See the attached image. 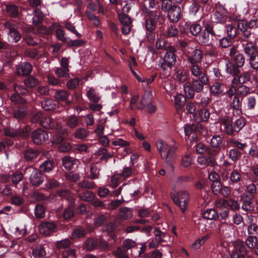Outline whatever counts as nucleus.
Wrapping results in <instances>:
<instances>
[{
	"mask_svg": "<svg viewBox=\"0 0 258 258\" xmlns=\"http://www.w3.org/2000/svg\"><path fill=\"white\" fill-rule=\"evenodd\" d=\"M175 49L172 46H168L166 49L163 56L161 57L158 62V66L161 70L168 76L171 69L176 62Z\"/></svg>",
	"mask_w": 258,
	"mask_h": 258,
	"instance_id": "obj_1",
	"label": "nucleus"
},
{
	"mask_svg": "<svg viewBox=\"0 0 258 258\" xmlns=\"http://www.w3.org/2000/svg\"><path fill=\"white\" fill-rule=\"evenodd\" d=\"M208 78L201 79L192 78V83L187 82L185 83L183 85L184 91L186 96L188 98H193L195 95V92L199 93L202 91L204 85L208 84Z\"/></svg>",
	"mask_w": 258,
	"mask_h": 258,
	"instance_id": "obj_2",
	"label": "nucleus"
},
{
	"mask_svg": "<svg viewBox=\"0 0 258 258\" xmlns=\"http://www.w3.org/2000/svg\"><path fill=\"white\" fill-rule=\"evenodd\" d=\"M233 63L228 60L225 64V72L230 75H237L240 73V68L245 63V57L241 53H238L232 58Z\"/></svg>",
	"mask_w": 258,
	"mask_h": 258,
	"instance_id": "obj_3",
	"label": "nucleus"
},
{
	"mask_svg": "<svg viewBox=\"0 0 258 258\" xmlns=\"http://www.w3.org/2000/svg\"><path fill=\"white\" fill-rule=\"evenodd\" d=\"M160 13L159 12L147 11L145 15L146 27L149 31L148 39L152 42L155 39V36L152 32L155 29L159 20Z\"/></svg>",
	"mask_w": 258,
	"mask_h": 258,
	"instance_id": "obj_4",
	"label": "nucleus"
},
{
	"mask_svg": "<svg viewBox=\"0 0 258 258\" xmlns=\"http://www.w3.org/2000/svg\"><path fill=\"white\" fill-rule=\"evenodd\" d=\"M171 198L174 203L180 207L182 212L186 208V204L189 199L188 194L185 191H181L176 195H172Z\"/></svg>",
	"mask_w": 258,
	"mask_h": 258,
	"instance_id": "obj_5",
	"label": "nucleus"
},
{
	"mask_svg": "<svg viewBox=\"0 0 258 258\" xmlns=\"http://www.w3.org/2000/svg\"><path fill=\"white\" fill-rule=\"evenodd\" d=\"M150 95L151 93L149 92L147 96L144 95L142 97L140 103H138L139 96L138 95H134L130 101V106L131 109L133 110L134 109H143L145 105L147 104V103L149 102Z\"/></svg>",
	"mask_w": 258,
	"mask_h": 258,
	"instance_id": "obj_6",
	"label": "nucleus"
},
{
	"mask_svg": "<svg viewBox=\"0 0 258 258\" xmlns=\"http://www.w3.org/2000/svg\"><path fill=\"white\" fill-rule=\"evenodd\" d=\"M227 19V11L219 3L216 4V12L213 17L214 21L217 23H223Z\"/></svg>",
	"mask_w": 258,
	"mask_h": 258,
	"instance_id": "obj_7",
	"label": "nucleus"
},
{
	"mask_svg": "<svg viewBox=\"0 0 258 258\" xmlns=\"http://www.w3.org/2000/svg\"><path fill=\"white\" fill-rule=\"evenodd\" d=\"M5 29L9 30L8 35L13 39V42H18L21 38V35L17 30L16 26L12 23L6 22L4 24Z\"/></svg>",
	"mask_w": 258,
	"mask_h": 258,
	"instance_id": "obj_8",
	"label": "nucleus"
},
{
	"mask_svg": "<svg viewBox=\"0 0 258 258\" xmlns=\"http://www.w3.org/2000/svg\"><path fill=\"white\" fill-rule=\"evenodd\" d=\"M178 149V145L175 142L172 141L170 145L165 151V156H162L161 158L169 163L176 156V152Z\"/></svg>",
	"mask_w": 258,
	"mask_h": 258,
	"instance_id": "obj_9",
	"label": "nucleus"
},
{
	"mask_svg": "<svg viewBox=\"0 0 258 258\" xmlns=\"http://www.w3.org/2000/svg\"><path fill=\"white\" fill-rule=\"evenodd\" d=\"M169 8L168 11V17L169 20L173 22H178L181 17V9L179 6L176 5L171 6L169 4Z\"/></svg>",
	"mask_w": 258,
	"mask_h": 258,
	"instance_id": "obj_10",
	"label": "nucleus"
},
{
	"mask_svg": "<svg viewBox=\"0 0 258 258\" xmlns=\"http://www.w3.org/2000/svg\"><path fill=\"white\" fill-rule=\"evenodd\" d=\"M237 20H240V18H237ZM237 27L242 32V35L240 39L242 43H246L248 41H252L251 40L252 34L250 30L246 28L244 25L243 21H239L237 24Z\"/></svg>",
	"mask_w": 258,
	"mask_h": 258,
	"instance_id": "obj_11",
	"label": "nucleus"
},
{
	"mask_svg": "<svg viewBox=\"0 0 258 258\" xmlns=\"http://www.w3.org/2000/svg\"><path fill=\"white\" fill-rule=\"evenodd\" d=\"M56 228V226L53 222H42L38 227L40 233L46 236L54 232Z\"/></svg>",
	"mask_w": 258,
	"mask_h": 258,
	"instance_id": "obj_12",
	"label": "nucleus"
},
{
	"mask_svg": "<svg viewBox=\"0 0 258 258\" xmlns=\"http://www.w3.org/2000/svg\"><path fill=\"white\" fill-rule=\"evenodd\" d=\"M191 78L201 79L208 78L205 71L196 64H191L189 67Z\"/></svg>",
	"mask_w": 258,
	"mask_h": 258,
	"instance_id": "obj_13",
	"label": "nucleus"
},
{
	"mask_svg": "<svg viewBox=\"0 0 258 258\" xmlns=\"http://www.w3.org/2000/svg\"><path fill=\"white\" fill-rule=\"evenodd\" d=\"M32 170L30 176V181L33 186H38L44 181V177L42 173L36 169L30 168Z\"/></svg>",
	"mask_w": 258,
	"mask_h": 258,
	"instance_id": "obj_14",
	"label": "nucleus"
},
{
	"mask_svg": "<svg viewBox=\"0 0 258 258\" xmlns=\"http://www.w3.org/2000/svg\"><path fill=\"white\" fill-rule=\"evenodd\" d=\"M32 138L35 144H40L48 139V135L45 131L39 129L33 133Z\"/></svg>",
	"mask_w": 258,
	"mask_h": 258,
	"instance_id": "obj_15",
	"label": "nucleus"
},
{
	"mask_svg": "<svg viewBox=\"0 0 258 258\" xmlns=\"http://www.w3.org/2000/svg\"><path fill=\"white\" fill-rule=\"evenodd\" d=\"M242 45L243 48L244 52L248 58L258 54V50L256 46L252 41L242 43Z\"/></svg>",
	"mask_w": 258,
	"mask_h": 258,
	"instance_id": "obj_16",
	"label": "nucleus"
},
{
	"mask_svg": "<svg viewBox=\"0 0 258 258\" xmlns=\"http://www.w3.org/2000/svg\"><path fill=\"white\" fill-rule=\"evenodd\" d=\"M210 90L213 96L219 97L225 94L226 86L224 84L215 82L211 85Z\"/></svg>",
	"mask_w": 258,
	"mask_h": 258,
	"instance_id": "obj_17",
	"label": "nucleus"
},
{
	"mask_svg": "<svg viewBox=\"0 0 258 258\" xmlns=\"http://www.w3.org/2000/svg\"><path fill=\"white\" fill-rule=\"evenodd\" d=\"M188 78V75L187 72L183 69H179L175 71L173 74V79L178 83H185Z\"/></svg>",
	"mask_w": 258,
	"mask_h": 258,
	"instance_id": "obj_18",
	"label": "nucleus"
},
{
	"mask_svg": "<svg viewBox=\"0 0 258 258\" xmlns=\"http://www.w3.org/2000/svg\"><path fill=\"white\" fill-rule=\"evenodd\" d=\"M4 133L6 136L15 137L17 136H20L23 137H26L29 135L28 130L27 128H24L22 130L17 131H14L12 128H6L5 129Z\"/></svg>",
	"mask_w": 258,
	"mask_h": 258,
	"instance_id": "obj_19",
	"label": "nucleus"
},
{
	"mask_svg": "<svg viewBox=\"0 0 258 258\" xmlns=\"http://www.w3.org/2000/svg\"><path fill=\"white\" fill-rule=\"evenodd\" d=\"M203 57V54L200 49H194L191 54H188L187 57L188 61L191 64H196L201 61Z\"/></svg>",
	"mask_w": 258,
	"mask_h": 258,
	"instance_id": "obj_20",
	"label": "nucleus"
},
{
	"mask_svg": "<svg viewBox=\"0 0 258 258\" xmlns=\"http://www.w3.org/2000/svg\"><path fill=\"white\" fill-rule=\"evenodd\" d=\"M231 119L230 117L226 116L221 119V123L224 131L227 134H232L234 131V126L231 124Z\"/></svg>",
	"mask_w": 258,
	"mask_h": 258,
	"instance_id": "obj_21",
	"label": "nucleus"
},
{
	"mask_svg": "<svg viewBox=\"0 0 258 258\" xmlns=\"http://www.w3.org/2000/svg\"><path fill=\"white\" fill-rule=\"evenodd\" d=\"M79 163L78 160L74 159L72 157H64L62 159V163L64 168L69 170H72L74 168L75 166H77Z\"/></svg>",
	"mask_w": 258,
	"mask_h": 258,
	"instance_id": "obj_22",
	"label": "nucleus"
},
{
	"mask_svg": "<svg viewBox=\"0 0 258 258\" xmlns=\"http://www.w3.org/2000/svg\"><path fill=\"white\" fill-rule=\"evenodd\" d=\"M32 69V67L29 63H23L17 68V73L20 75H27L31 72Z\"/></svg>",
	"mask_w": 258,
	"mask_h": 258,
	"instance_id": "obj_23",
	"label": "nucleus"
},
{
	"mask_svg": "<svg viewBox=\"0 0 258 258\" xmlns=\"http://www.w3.org/2000/svg\"><path fill=\"white\" fill-rule=\"evenodd\" d=\"M170 144V142L167 143L163 140H158L156 143V146L158 151L159 152L161 157L162 156H165V151L168 148Z\"/></svg>",
	"mask_w": 258,
	"mask_h": 258,
	"instance_id": "obj_24",
	"label": "nucleus"
},
{
	"mask_svg": "<svg viewBox=\"0 0 258 258\" xmlns=\"http://www.w3.org/2000/svg\"><path fill=\"white\" fill-rule=\"evenodd\" d=\"M27 110L24 106H18L14 111V116L18 120L22 119L25 116Z\"/></svg>",
	"mask_w": 258,
	"mask_h": 258,
	"instance_id": "obj_25",
	"label": "nucleus"
},
{
	"mask_svg": "<svg viewBox=\"0 0 258 258\" xmlns=\"http://www.w3.org/2000/svg\"><path fill=\"white\" fill-rule=\"evenodd\" d=\"M234 255L236 258H242L246 254V250L245 247L241 244H237L234 247V250L233 251Z\"/></svg>",
	"mask_w": 258,
	"mask_h": 258,
	"instance_id": "obj_26",
	"label": "nucleus"
},
{
	"mask_svg": "<svg viewBox=\"0 0 258 258\" xmlns=\"http://www.w3.org/2000/svg\"><path fill=\"white\" fill-rule=\"evenodd\" d=\"M40 124L44 128L48 129H52L54 127V121L49 116L43 117L40 121Z\"/></svg>",
	"mask_w": 258,
	"mask_h": 258,
	"instance_id": "obj_27",
	"label": "nucleus"
},
{
	"mask_svg": "<svg viewBox=\"0 0 258 258\" xmlns=\"http://www.w3.org/2000/svg\"><path fill=\"white\" fill-rule=\"evenodd\" d=\"M199 39L205 45H211L213 41L212 35H210L208 32L203 31L200 35Z\"/></svg>",
	"mask_w": 258,
	"mask_h": 258,
	"instance_id": "obj_28",
	"label": "nucleus"
},
{
	"mask_svg": "<svg viewBox=\"0 0 258 258\" xmlns=\"http://www.w3.org/2000/svg\"><path fill=\"white\" fill-rule=\"evenodd\" d=\"M219 217L218 214L213 209L206 210L203 213V218L208 220H217Z\"/></svg>",
	"mask_w": 258,
	"mask_h": 258,
	"instance_id": "obj_29",
	"label": "nucleus"
},
{
	"mask_svg": "<svg viewBox=\"0 0 258 258\" xmlns=\"http://www.w3.org/2000/svg\"><path fill=\"white\" fill-rule=\"evenodd\" d=\"M69 96V93L64 90L56 91L54 95L55 99L58 101H66Z\"/></svg>",
	"mask_w": 258,
	"mask_h": 258,
	"instance_id": "obj_30",
	"label": "nucleus"
},
{
	"mask_svg": "<svg viewBox=\"0 0 258 258\" xmlns=\"http://www.w3.org/2000/svg\"><path fill=\"white\" fill-rule=\"evenodd\" d=\"M133 216L132 211L128 208H121L119 210V216L123 220L130 219Z\"/></svg>",
	"mask_w": 258,
	"mask_h": 258,
	"instance_id": "obj_31",
	"label": "nucleus"
},
{
	"mask_svg": "<svg viewBox=\"0 0 258 258\" xmlns=\"http://www.w3.org/2000/svg\"><path fill=\"white\" fill-rule=\"evenodd\" d=\"M236 25L233 23L228 24L226 25V32L227 35L231 39H234L237 34V28Z\"/></svg>",
	"mask_w": 258,
	"mask_h": 258,
	"instance_id": "obj_32",
	"label": "nucleus"
},
{
	"mask_svg": "<svg viewBox=\"0 0 258 258\" xmlns=\"http://www.w3.org/2000/svg\"><path fill=\"white\" fill-rule=\"evenodd\" d=\"M246 246L250 249H254L257 244V238L256 236L248 235L246 239Z\"/></svg>",
	"mask_w": 258,
	"mask_h": 258,
	"instance_id": "obj_33",
	"label": "nucleus"
},
{
	"mask_svg": "<svg viewBox=\"0 0 258 258\" xmlns=\"http://www.w3.org/2000/svg\"><path fill=\"white\" fill-rule=\"evenodd\" d=\"M192 161L190 154L186 153L181 157L180 164L183 167H188L191 164Z\"/></svg>",
	"mask_w": 258,
	"mask_h": 258,
	"instance_id": "obj_34",
	"label": "nucleus"
},
{
	"mask_svg": "<svg viewBox=\"0 0 258 258\" xmlns=\"http://www.w3.org/2000/svg\"><path fill=\"white\" fill-rule=\"evenodd\" d=\"M42 107L48 111L52 110L55 108V104L51 99H46L42 101Z\"/></svg>",
	"mask_w": 258,
	"mask_h": 258,
	"instance_id": "obj_35",
	"label": "nucleus"
},
{
	"mask_svg": "<svg viewBox=\"0 0 258 258\" xmlns=\"http://www.w3.org/2000/svg\"><path fill=\"white\" fill-rule=\"evenodd\" d=\"M87 95L89 100L93 102H97L100 99V96L91 88H89L87 90Z\"/></svg>",
	"mask_w": 258,
	"mask_h": 258,
	"instance_id": "obj_36",
	"label": "nucleus"
},
{
	"mask_svg": "<svg viewBox=\"0 0 258 258\" xmlns=\"http://www.w3.org/2000/svg\"><path fill=\"white\" fill-rule=\"evenodd\" d=\"M6 11L8 15L12 17H16L19 14L18 7L14 5H9L6 6Z\"/></svg>",
	"mask_w": 258,
	"mask_h": 258,
	"instance_id": "obj_37",
	"label": "nucleus"
},
{
	"mask_svg": "<svg viewBox=\"0 0 258 258\" xmlns=\"http://www.w3.org/2000/svg\"><path fill=\"white\" fill-rule=\"evenodd\" d=\"M98 239L91 238L87 240L85 246L88 250H92L98 246Z\"/></svg>",
	"mask_w": 258,
	"mask_h": 258,
	"instance_id": "obj_38",
	"label": "nucleus"
},
{
	"mask_svg": "<svg viewBox=\"0 0 258 258\" xmlns=\"http://www.w3.org/2000/svg\"><path fill=\"white\" fill-rule=\"evenodd\" d=\"M238 76L242 84L246 83L251 79L250 72L248 71H244L243 69L242 70V72L239 73Z\"/></svg>",
	"mask_w": 258,
	"mask_h": 258,
	"instance_id": "obj_39",
	"label": "nucleus"
},
{
	"mask_svg": "<svg viewBox=\"0 0 258 258\" xmlns=\"http://www.w3.org/2000/svg\"><path fill=\"white\" fill-rule=\"evenodd\" d=\"M54 167V163L50 160L43 162L40 165V169L43 172H48Z\"/></svg>",
	"mask_w": 258,
	"mask_h": 258,
	"instance_id": "obj_40",
	"label": "nucleus"
},
{
	"mask_svg": "<svg viewBox=\"0 0 258 258\" xmlns=\"http://www.w3.org/2000/svg\"><path fill=\"white\" fill-rule=\"evenodd\" d=\"M34 214L37 218H42L45 216V209L41 205L37 204L35 206Z\"/></svg>",
	"mask_w": 258,
	"mask_h": 258,
	"instance_id": "obj_41",
	"label": "nucleus"
},
{
	"mask_svg": "<svg viewBox=\"0 0 258 258\" xmlns=\"http://www.w3.org/2000/svg\"><path fill=\"white\" fill-rule=\"evenodd\" d=\"M229 178L232 183H237L241 180V175L237 170H234L231 172Z\"/></svg>",
	"mask_w": 258,
	"mask_h": 258,
	"instance_id": "obj_42",
	"label": "nucleus"
},
{
	"mask_svg": "<svg viewBox=\"0 0 258 258\" xmlns=\"http://www.w3.org/2000/svg\"><path fill=\"white\" fill-rule=\"evenodd\" d=\"M79 197L82 201L89 202L93 200L94 195L91 191L86 190L79 193Z\"/></svg>",
	"mask_w": 258,
	"mask_h": 258,
	"instance_id": "obj_43",
	"label": "nucleus"
},
{
	"mask_svg": "<svg viewBox=\"0 0 258 258\" xmlns=\"http://www.w3.org/2000/svg\"><path fill=\"white\" fill-rule=\"evenodd\" d=\"M250 68L254 70H258V54L251 56L247 59Z\"/></svg>",
	"mask_w": 258,
	"mask_h": 258,
	"instance_id": "obj_44",
	"label": "nucleus"
},
{
	"mask_svg": "<svg viewBox=\"0 0 258 258\" xmlns=\"http://www.w3.org/2000/svg\"><path fill=\"white\" fill-rule=\"evenodd\" d=\"M97 154L98 155H102V156L100 157V159L101 160L105 161H106L109 158H111L113 156L112 153L107 152L106 149L104 148H99L97 151Z\"/></svg>",
	"mask_w": 258,
	"mask_h": 258,
	"instance_id": "obj_45",
	"label": "nucleus"
},
{
	"mask_svg": "<svg viewBox=\"0 0 258 258\" xmlns=\"http://www.w3.org/2000/svg\"><path fill=\"white\" fill-rule=\"evenodd\" d=\"M10 178L12 183L16 185L22 180L23 178V175L22 173L16 172L11 176Z\"/></svg>",
	"mask_w": 258,
	"mask_h": 258,
	"instance_id": "obj_46",
	"label": "nucleus"
},
{
	"mask_svg": "<svg viewBox=\"0 0 258 258\" xmlns=\"http://www.w3.org/2000/svg\"><path fill=\"white\" fill-rule=\"evenodd\" d=\"M71 241L68 239H65L56 242L55 245L59 249H64L66 250L68 247L70 245Z\"/></svg>",
	"mask_w": 258,
	"mask_h": 258,
	"instance_id": "obj_47",
	"label": "nucleus"
},
{
	"mask_svg": "<svg viewBox=\"0 0 258 258\" xmlns=\"http://www.w3.org/2000/svg\"><path fill=\"white\" fill-rule=\"evenodd\" d=\"M242 105L241 101L239 97L235 96L230 102V106L235 110H239Z\"/></svg>",
	"mask_w": 258,
	"mask_h": 258,
	"instance_id": "obj_48",
	"label": "nucleus"
},
{
	"mask_svg": "<svg viewBox=\"0 0 258 258\" xmlns=\"http://www.w3.org/2000/svg\"><path fill=\"white\" fill-rule=\"evenodd\" d=\"M38 152L32 149H28L25 153V157L28 160H32L36 158Z\"/></svg>",
	"mask_w": 258,
	"mask_h": 258,
	"instance_id": "obj_49",
	"label": "nucleus"
},
{
	"mask_svg": "<svg viewBox=\"0 0 258 258\" xmlns=\"http://www.w3.org/2000/svg\"><path fill=\"white\" fill-rule=\"evenodd\" d=\"M34 13V16L33 18V23L34 24L37 25L42 21L44 15L39 10H36Z\"/></svg>",
	"mask_w": 258,
	"mask_h": 258,
	"instance_id": "obj_50",
	"label": "nucleus"
},
{
	"mask_svg": "<svg viewBox=\"0 0 258 258\" xmlns=\"http://www.w3.org/2000/svg\"><path fill=\"white\" fill-rule=\"evenodd\" d=\"M69 69H64L62 67L57 68L55 70V74L59 77L68 78L69 77Z\"/></svg>",
	"mask_w": 258,
	"mask_h": 258,
	"instance_id": "obj_51",
	"label": "nucleus"
},
{
	"mask_svg": "<svg viewBox=\"0 0 258 258\" xmlns=\"http://www.w3.org/2000/svg\"><path fill=\"white\" fill-rule=\"evenodd\" d=\"M32 254L35 258H42L45 255V250L43 247L36 248L33 250Z\"/></svg>",
	"mask_w": 258,
	"mask_h": 258,
	"instance_id": "obj_52",
	"label": "nucleus"
},
{
	"mask_svg": "<svg viewBox=\"0 0 258 258\" xmlns=\"http://www.w3.org/2000/svg\"><path fill=\"white\" fill-rule=\"evenodd\" d=\"M111 144L114 146H118L121 147H126L130 145L129 142L124 140L121 138H117L116 140L112 141L111 142Z\"/></svg>",
	"mask_w": 258,
	"mask_h": 258,
	"instance_id": "obj_53",
	"label": "nucleus"
},
{
	"mask_svg": "<svg viewBox=\"0 0 258 258\" xmlns=\"http://www.w3.org/2000/svg\"><path fill=\"white\" fill-rule=\"evenodd\" d=\"M79 118L76 116H71L68 118L67 121V125L72 128L75 127L78 124Z\"/></svg>",
	"mask_w": 258,
	"mask_h": 258,
	"instance_id": "obj_54",
	"label": "nucleus"
},
{
	"mask_svg": "<svg viewBox=\"0 0 258 258\" xmlns=\"http://www.w3.org/2000/svg\"><path fill=\"white\" fill-rule=\"evenodd\" d=\"M89 132L84 128H80L76 130L75 136L79 139H84L88 136Z\"/></svg>",
	"mask_w": 258,
	"mask_h": 258,
	"instance_id": "obj_55",
	"label": "nucleus"
},
{
	"mask_svg": "<svg viewBox=\"0 0 258 258\" xmlns=\"http://www.w3.org/2000/svg\"><path fill=\"white\" fill-rule=\"evenodd\" d=\"M136 246V243L134 241L130 239H126L123 242L122 248L124 251H127Z\"/></svg>",
	"mask_w": 258,
	"mask_h": 258,
	"instance_id": "obj_56",
	"label": "nucleus"
},
{
	"mask_svg": "<svg viewBox=\"0 0 258 258\" xmlns=\"http://www.w3.org/2000/svg\"><path fill=\"white\" fill-rule=\"evenodd\" d=\"M10 100L15 104L20 103L21 105H23L26 103V101L18 94H13L11 96Z\"/></svg>",
	"mask_w": 258,
	"mask_h": 258,
	"instance_id": "obj_57",
	"label": "nucleus"
},
{
	"mask_svg": "<svg viewBox=\"0 0 258 258\" xmlns=\"http://www.w3.org/2000/svg\"><path fill=\"white\" fill-rule=\"evenodd\" d=\"M24 199L19 196H14L11 198V202L13 205L17 206H20L24 203Z\"/></svg>",
	"mask_w": 258,
	"mask_h": 258,
	"instance_id": "obj_58",
	"label": "nucleus"
},
{
	"mask_svg": "<svg viewBox=\"0 0 258 258\" xmlns=\"http://www.w3.org/2000/svg\"><path fill=\"white\" fill-rule=\"evenodd\" d=\"M133 173L132 169L130 167L125 166L123 167L121 173H119L122 179H125L130 177Z\"/></svg>",
	"mask_w": 258,
	"mask_h": 258,
	"instance_id": "obj_59",
	"label": "nucleus"
},
{
	"mask_svg": "<svg viewBox=\"0 0 258 258\" xmlns=\"http://www.w3.org/2000/svg\"><path fill=\"white\" fill-rule=\"evenodd\" d=\"M208 238V236H205L201 238L197 239L192 244V247L195 249H197L200 248L202 245H203L205 241Z\"/></svg>",
	"mask_w": 258,
	"mask_h": 258,
	"instance_id": "obj_60",
	"label": "nucleus"
},
{
	"mask_svg": "<svg viewBox=\"0 0 258 258\" xmlns=\"http://www.w3.org/2000/svg\"><path fill=\"white\" fill-rule=\"evenodd\" d=\"M119 21L122 25H131L132 20L130 17L124 14H120L118 15Z\"/></svg>",
	"mask_w": 258,
	"mask_h": 258,
	"instance_id": "obj_61",
	"label": "nucleus"
},
{
	"mask_svg": "<svg viewBox=\"0 0 258 258\" xmlns=\"http://www.w3.org/2000/svg\"><path fill=\"white\" fill-rule=\"evenodd\" d=\"M245 125V122L243 118H240L237 119L233 126L235 132H238Z\"/></svg>",
	"mask_w": 258,
	"mask_h": 258,
	"instance_id": "obj_62",
	"label": "nucleus"
},
{
	"mask_svg": "<svg viewBox=\"0 0 258 258\" xmlns=\"http://www.w3.org/2000/svg\"><path fill=\"white\" fill-rule=\"evenodd\" d=\"M247 232L248 235L256 236L258 235V226L255 223L248 225L247 227Z\"/></svg>",
	"mask_w": 258,
	"mask_h": 258,
	"instance_id": "obj_63",
	"label": "nucleus"
},
{
	"mask_svg": "<svg viewBox=\"0 0 258 258\" xmlns=\"http://www.w3.org/2000/svg\"><path fill=\"white\" fill-rule=\"evenodd\" d=\"M38 81L34 77H29L25 80V85L30 88L33 87L38 84Z\"/></svg>",
	"mask_w": 258,
	"mask_h": 258,
	"instance_id": "obj_64",
	"label": "nucleus"
}]
</instances>
